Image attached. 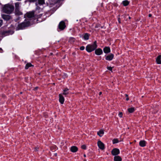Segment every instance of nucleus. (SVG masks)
<instances>
[{
    "label": "nucleus",
    "instance_id": "obj_1",
    "mask_svg": "<svg viewBox=\"0 0 161 161\" xmlns=\"http://www.w3.org/2000/svg\"><path fill=\"white\" fill-rule=\"evenodd\" d=\"M14 7L12 5L6 4L3 7V12L8 14L11 13L14 11Z\"/></svg>",
    "mask_w": 161,
    "mask_h": 161
},
{
    "label": "nucleus",
    "instance_id": "obj_2",
    "mask_svg": "<svg viewBox=\"0 0 161 161\" xmlns=\"http://www.w3.org/2000/svg\"><path fill=\"white\" fill-rule=\"evenodd\" d=\"M97 47V41H95L92 44L88 45L86 47V50L88 52H91L95 50Z\"/></svg>",
    "mask_w": 161,
    "mask_h": 161
},
{
    "label": "nucleus",
    "instance_id": "obj_3",
    "mask_svg": "<svg viewBox=\"0 0 161 161\" xmlns=\"http://www.w3.org/2000/svg\"><path fill=\"white\" fill-rule=\"evenodd\" d=\"M29 25L30 22L28 21L23 22L18 25V26L16 28V30L23 29L25 27L29 26Z\"/></svg>",
    "mask_w": 161,
    "mask_h": 161
},
{
    "label": "nucleus",
    "instance_id": "obj_4",
    "mask_svg": "<svg viewBox=\"0 0 161 161\" xmlns=\"http://www.w3.org/2000/svg\"><path fill=\"white\" fill-rule=\"evenodd\" d=\"M66 27L65 23L63 21L60 22L59 24L58 27L61 30H63Z\"/></svg>",
    "mask_w": 161,
    "mask_h": 161
},
{
    "label": "nucleus",
    "instance_id": "obj_5",
    "mask_svg": "<svg viewBox=\"0 0 161 161\" xmlns=\"http://www.w3.org/2000/svg\"><path fill=\"white\" fill-rule=\"evenodd\" d=\"M111 153L113 155H117L119 153V150L118 149L114 148L112 151Z\"/></svg>",
    "mask_w": 161,
    "mask_h": 161
},
{
    "label": "nucleus",
    "instance_id": "obj_6",
    "mask_svg": "<svg viewBox=\"0 0 161 161\" xmlns=\"http://www.w3.org/2000/svg\"><path fill=\"white\" fill-rule=\"evenodd\" d=\"M97 145L98 147L101 150H103L104 149V145L100 141H98L97 142Z\"/></svg>",
    "mask_w": 161,
    "mask_h": 161
},
{
    "label": "nucleus",
    "instance_id": "obj_7",
    "mask_svg": "<svg viewBox=\"0 0 161 161\" xmlns=\"http://www.w3.org/2000/svg\"><path fill=\"white\" fill-rule=\"evenodd\" d=\"M25 16L28 18H32L34 16V13L33 12H28L25 14Z\"/></svg>",
    "mask_w": 161,
    "mask_h": 161
},
{
    "label": "nucleus",
    "instance_id": "obj_8",
    "mask_svg": "<svg viewBox=\"0 0 161 161\" xmlns=\"http://www.w3.org/2000/svg\"><path fill=\"white\" fill-rule=\"evenodd\" d=\"M95 53L97 55H100L103 53L102 50L101 48H98L95 50Z\"/></svg>",
    "mask_w": 161,
    "mask_h": 161
},
{
    "label": "nucleus",
    "instance_id": "obj_9",
    "mask_svg": "<svg viewBox=\"0 0 161 161\" xmlns=\"http://www.w3.org/2000/svg\"><path fill=\"white\" fill-rule=\"evenodd\" d=\"M2 18L4 20H9L11 17V16L8 15L3 14L2 16Z\"/></svg>",
    "mask_w": 161,
    "mask_h": 161
},
{
    "label": "nucleus",
    "instance_id": "obj_10",
    "mask_svg": "<svg viewBox=\"0 0 161 161\" xmlns=\"http://www.w3.org/2000/svg\"><path fill=\"white\" fill-rule=\"evenodd\" d=\"M64 100V99L63 96L61 94H59V101L62 104H63Z\"/></svg>",
    "mask_w": 161,
    "mask_h": 161
},
{
    "label": "nucleus",
    "instance_id": "obj_11",
    "mask_svg": "<svg viewBox=\"0 0 161 161\" xmlns=\"http://www.w3.org/2000/svg\"><path fill=\"white\" fill-rule=\"evenodd\" d=\"M114 56V55L112 54H111L110 55L107 56L106 57V59L108 60H111L113 58Z\"/></svg>",
    "mask_w": 161,
    "mask_h": 161
},
{
    "label": "nucleus",
    "instance_id": "obj_12",
    "mask_svg": "<svg viewBox=\"0 0 161 161\" xmlns=\"http://www.w3.org/2000/svg\"><path fill=\"white\" fill-rule=\"evenodd\" d=\"M70 150L72 152L75 153L78 150V148L76 146H73L71 147Z\"/></svg>",
    "mask_w": 161,
    "mask_h": 161
},
{
    "label": "nucleus",
    "instance_id": "obj_13",
    "mask_svg": "<svg viewBox=\"0 0 161 161\" xmlns=\"http://www.w3.org/2000/svg\"><path fill=\"white\" fill-rule=\"evenodd\" d=\"M157 63L158 64H161V55H159L158 56L156 59Z\"/></svg>",
    "mask_w": 161,
    "mask_h": 161
},
{
    "label": "nucleus",
    "instance_id": "obj_14",
    "mask_svg": "<svg viewBox=\"0 0 161 161\" xmlns=\"http://www.w3.org/2000/svg\"><path fill=\"white\" fill-rule=\"evenodd\" d=\"M103 51L105 53H108L110 52V48L108 47H105L103 49Z\"/></svg>",
    "mask_w": 161,
    "mask_h": 161
},
{
    "label": "nucleus",
    "instance_id": "obj_15",
    "mask_svg": "<svg viewBox=\"0 0 161 161\" xmlns=\"http://www.w3.org/2000/svg\"><path fill=\"white\" fill-rule=\"evenodd\" d=\"M122 159L119 156H115L114 157V161H121Z\"/></svg>",
    "mask_w": 161,
    "mask_h": 161
},
{
    "label": "nucleus",
    "instance_id": "obj_16",
    "mask_svg": "<svg viewBox=\"0 0 161 161\" xmlns=\"http://www.w3.org/2000/svg\"><path fill=\"white\" fill-rule=\"evenodd\" d=\"M15 14L18 15H21L23 14L22 12L20 10V9L15 10Z\"/></svg>",
    "mask_w": 161,
    "mask_h": 161
},
{
    "label": "nucleus",
    "instance_id": "obj_17",
    "mask_svg": "<svg viewBox=\"0 0 161 161\" xmlns=\"http://www.w3.org/2000/svg\"><path fill=\"white\" fill-rule=\"evenodd\" d=\"M139 145L142 147H145L146 145V142L145 141H141L139 142Z\"/></svg>",
    "mask_w": 161,
    "mask_h": 161
},
{
    "label": "nucleus",
    "instance_id": "obj_18",
    "mask_svg": "<svg viewBox=\"0 0 161 161\" xmlns=\"http://www.w3.org/2000/svg\"><path fill=\"white\" fill-rule=\"evenodd\" d=\"M104 134V130H101L97 132V134L100 137H101Z\"/></svg>",
    "mask_w": 161,
    "mask_h": 161
},
{
    "label": "nucleus",
    "instance_id": "obj_19",
    "mask_svg": "<svg viewBox=\"0 0 161 161\" xmlns=\"http://www.w3.org/2000/svg\"><path fill=\"white\" fill-rule=\"evenodd\" d=\"M20 3L19 2H17L15 4V10L18 9H20Z\"/></svg>",
    "mask_w": 161,
    "mask_h": 161
},
{
    "label": "nucleus",
    "instance_id": "obj_20",
    "mask_svg": "<svg viewBox=\"0 0 161 161\" xmlns=\"http://www.w3.org/2000/svg\"><path fill=\"white\" fill-rule=\"evenodd\" d=\"M128 110L129 113H132L134 111L135 108L133 107L130 108L128 109Z\"/></svg>",
    "mask_w": 161,
    "mask_h": 161
},
{
    "label": "nucleus",
    "instance_id": "obj_21",
    "mask_svg": "<svg viewBox=\"0 0 161 161\" xmlns=\"http://www.w3.org/2000/svg\"><path fill=\"white\" fill-rule=\"evenodd\" d=\"M89 34L87 33H85L84 36V38L85 40H87L89 39Z\"/></svg>",
    "mask_w": 161,
    "mask_h": 161
},
{
    "label": "nucleus",
    "instance_id": "obj_22",
    "mask_svg": "<svg viewBox=\"0 0 161 161\" xmlns=\"http://www.w3.org/2000/svg\"><path fill=\"white\" fill-rule=\"evenodd\" d=\"M32 65L30 63H27L25 66V69H27L29 67L32 66Z\"/></svg>",
    "mask_w": 161,
    "mask_h": 161
},
{
    "label": "nucleus",
    "instance_id": "obj_23",
    "mask_svg": "<svg viewBox=\"0 0 161 161\" xmlns=\"http://www.w3.org/2000/svg\"><path fill=\"white\" fill-rule=\"evenodd\" d=\"M38 3L40 5H43L45 3L44 0H38Z\"/></svg>",
    "mask_w": 161,
    "mask_h": 161
},
{
    "label": "nucleus",
    "instance_id": "obj_24",
    "mask_svg": "<svg viewBox=\"0 0 161 161\" xmlns=\"http://www.w3.org/2000/svg\"><path fill=\"white\" fill-rule=\"evenodd\" d=\"M123 3L124 5L126 6L129 4V2L127 1H124L123 2Z\"/></svg>",
    "mask_w": 161,
    "mask_h": 161
},
{
    "label": "nucleus",
    "instance_id": "obj_25",
    "mask_svg": "<svg viewBox=\"0 0 161 161\" xmlns=\"http://www.w3.org/2000/svg\"><path fill=\"white\" fill-rule=\"evenodd\" d=\"M119 142L118 140L117 139H114L113 140V144H115Z\"/></svg>",
    "mask_w": 161,
    "mask_h": 161
},
{
    "label": "nucleus",
    "instance_id": "obj_26",
    "mask_svg": "<svg viewBox=\"0 0 161 161\" xmlns=\"http://www.w3.org/2000/svg\"><path fill=\"white\" fill-rule=\"evenodd\" d=\"M81 148L83 149H86V146L85 145H83L81 146Z\"/></svg>",
    "mask_w": 161,
    "mask_h": 161
},
{
    "label": "nucleus",
    "instance_id": "obj_27",
    "mask_svg": "<svg viewBox=\"0 0 161 161\" xmlns=\"http://www.w3.org/2000/svg\"><path fill=\"white\" fill-rule=\"evenodd\" d=\"M122 115H123V113H122L121 112H119V116L121 118L122 117Z\"/></svg>",
    "mask_w": 161,
    "mask_h": 161
},
{
    "label": "nucleus",
    "instance_id": "obj_28",
    "mask_svg": "<svg viewBox=\"0 0 161 161\" xmlns=\"http://www.w3.org/2000/svg\"><path fill=\"white\" fill-rule=\"evenodd\" d=\"M69 93L68 92H65L64 91V92L63 93V95H66L67 94H68Z\"/></svg>",
    "mask_w": 161,
    "mask_h": 161
},
{
    "label": "nucleus",
    "instance_id": "obj_29",
    "mask_svg": "<svg viewBox=\"0 0 161 161\" xmlns=\"http://www.w3.org/2000/svg\"><path fill=\"white\" fill-rule=\"evenodd\" d=\"M125 97H126V100L128 101L129 100V98L128 97V95L127 94H125Z\"/></svg>",
    "mask_w": 161,
    "mask_h": 161
},
{
    "label": "nucleus",
    "instance_id": "obj_30",
    "mask_svg": "<svg viewBox=\"0 0 161 161\" xmlns=\"http://www.w3.org/2000/svg\"><path fill=\"white\" fill-rule=\"evenodd\" d=\"M85 47L84 46H81L80 47V49L81 50H83L84 49Z\"/></svg>",
    "mask_w": 161,
    "mask_h": 161
},
{
    "label": "nucleus",
    "instance_id": "obj_31",
    "mask_svg": "<svg viewBox=\"0 0 161 161\" xmlns=\"http://www.w3.org/2000/svg\"><path fill=\"white\" fill-rule=\"evenodd\" d=\"M107 69L109 70H112V68L111 67H107Z\"/></svg>",
    "mask_w": 161,
    "mask_h": 161
},
{
    "label": "nucleus",
    "instance_id": "obj_32",
    "mask_svg": "<svg viewBox=\"0 0 161 161\" xmlns=\"http://www.w3.org/2000/svg\"><path fill=\"white\" fill-rule=\"evenodd\" d=\"M3 24V20L0 19V27Z\"/></svg>",
    "mask_w": 161,
    "mask_h": 161
},
{
    "label": "nucleus",
    "instance_id": "obj_33",
    "mask_svg": "<svg viewBox=\"0 0 161 161\" xmlns=\"http://www.w3.org/2000/svg\"><path fill=\"white\" fill-rule=\"evenodd\" d=\"M69 89H68L67 88H66L63 91H64L65 92H67L68 91Z\"/></svg>",
    "mask_w": 161,
    "mask_h": 161
},
{
    "label": "nucleus",
    "instance_id": "obj_34",
    "mask_svg": "<svg viewBox=\"0 0 161 161\" xmlns=\"http://www.w3.org/2000/svg\"><path fill=\"white\" fill-rule=\"evenodd\" d=\"M37 0H30V2H33L36 1Z\"/></svg>",
    "mask_w": 161,
    "mask_h": 161
},
{
    "label": "nucleus",
    "instance_id": "obj_35",
    "mask_svg": "<svg viewBox=\"0 0 161 161\" xmlns=\"http://www.w3.org/2000/svg\"><path fill=\"white\" fill-rule=\"evenodd\" d=\"M118 21H119V23H120L121 22H120V18H118Z\"/></svg>",
    "mask_w": 161,
    "mask_h": 161
},
{
    "label": "nucleus",
    "instance_id": "obj_36",
    "mask_svg": "<svg viewBox=\"0 0 161 161\" xmlns=\"http://www.w3.org/2000/svg\"><path fill=\"white\" fill-rule=\"evenodd\" d=\"M38 88V87H36L35 88L34 90H37V89Z\"/></svg>",
    "mask_w": 161,
    "mask_h": 161
},
{
    "label": "nucleus",
    "instance_id": "obj_37",
    "mask_svg": "<svg viewBox=\"0 0 161 161\" xmlns=\"http://www.w3.org/2000/svg\"><path fill=\"white\" fill-rule=\"evenodd\" d=\"M149 17H151L152 16V14H149L148 15Z\"/></svg>",
    "mask_w": 161,
    "mask_h": 161
},
{
    "label": "nucleus",
    "instance_id": "obj_38",
    "mask_svg": "<svg viewBox=\"0 0 161 161\" xmlns=\"http://www.w3.org/2000/svg\"><path fill=\"white\" fill-rule=\"evenodd\" d=\"M102 92H100L99 93V95H100L102 94Z\"/></svg>",
    "mask_w": 161,
    "mask_h": 161
},
{
    "label": "nucleus",
    "instance_id": "obj_39",
    "mask_svg": "<svg viewBox=\"0 0 161 161\" xmlns=\"http://www.w3.org/2000/svg\"><path fill=\"white\" fill-rule=\"evenodd\" d=\"M38 148H37L36 147V148H35V150H36V151H37V149H38Z\"/></svg>",
    "mask_w": 161,
    "mask_h": 161
},
{
    "label": "nucleus",
    "instance_id": "obj_40",
    "mask_svg": "<svg viewBox=\"0 0 161 161\" xmlns=\"http://www.w3.org/2000/svg\"><path fill=\"white\" fill-rule=\"evenodd\" d=\"M54 155H55V156H56L57 155V153L54 154Z\"/></svg>",
    "mask_w": 161,
    "mask_h": 161
},
{
    "label": "nucleus",
    "instance_id": "obj_41",
    "mask_svg": "<svg viewBox=\"0 0 161 161\" xmlns=\"http://www.w3.org/2000/svg\"><path fill=\"white\" fill-rule=\"evenodd\" d=\"M72 40H74V39H73V38H70V40H72Z\"/></svg>",
    "mask_w": 161,
    "mask_h": 161
},
{
    "label": "nucleus",
    "instance_id": "obj_42",
    "mask_svg": "<svg viewBox=\"0 0 161 161\" xmlns=\"http://www.w3.org/2000/svg\"><path fill=\"white\" fill-rule=\"evenodd\" d=\"M84 157H86V155L85 154H84Z\"/></svg>",
    "mask_w": 161,
    "mask_h": 161
},
{
    "label": "nucleus",
    "instance_id": "obj_43",
    "mask_svg": "<svg viewBox=\"0 0 161 161\" xmlns=\"http://www.w3.org/2000/svg\"><path fill=\"white\" fill-rule=\"evenodd\" d=\"M0 50H2V49L1 48H0Z\"/></svg>",
    "mask_w": 161,
    "mask_h": 161
},
{
    "label": "nucleus",
    "instance_id": "obj_44",
    "mask_svg": "<svg viewBox=\"0 0 161 161\" xmlns=\"http://www.w3.org/2000/svg\"><path fill=\"white\" fill-rule=\"evenodd\" d=\"M129 18L130 19L131 18L130 17H129Z\"/></svg>",
    "mask_w": 161,
    "mask_h": 161
},
{
    "label": "nucleus",
    "instance_id": "obj_45",
    "mask_svg": "<svg viewBox=\"0 0 161 161\" xmlns=\"http://www.w3.org/2000/svg\"><path fill=\"white\" fill-rule=\"evenodd\" d=\"M13 33V32L10 33L11 34H12Z\"/></svg>",
    "mask_w": 161,
    "mask_h": 161
},
{
    "label": "nucleus",
    "instance_id": "obj_46",
    "mask_svg": "<svg viewBox=\"0 0 161 161\" xmlns=\"http://www.w3.org/2000/svg\"><path fill=\"white\" fill-rule=\"evenodd\" d=\"M20 93H21V94L22 93V92H20Z\"/></svg>",
    "mask_w": 161,
    "mask_h": 161
}]
</instances>
